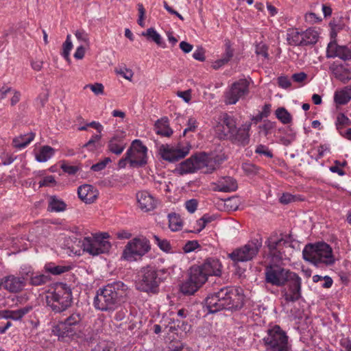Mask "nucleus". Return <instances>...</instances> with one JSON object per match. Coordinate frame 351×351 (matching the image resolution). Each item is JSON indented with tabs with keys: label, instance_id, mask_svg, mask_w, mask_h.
Listing matches in <instances>:
<instances>
[{
	"label": "nucleus",
	"instance_id": "1",
	"mask_svg": "<svg viewBox=\"0 0 351 351\" xmlns=\"http://www.w3.org/2000/svg\"><path fill=\"white\" fill-rule=\"evenodd\" d=\"M205 304L210 313L223 309L237 311L244 304V295L237 288L226 287L208 295L205 300Z\"/></svg>",
	"mask_w": 351,
	"mask_h": 351
},
{
	"label": "nucleus",
	"instance_id": "2",
	"mask_svg": "<svg viewBox=\"0 0 351 351\" xmlns=\"http://www.w3.org/2000/svg\"><path fill=\"white\" fill-rule=\"evenodd\" d=\"M127 289V286L121 281L99 288L93 300L95 308L101 311H114L123 302Z\"/></svg>",
	"mask_w": 351,
	"mask_h": 351
},
{
	"label": "nucleus",
	"instance_id": "3",
	"mask_svg": "<svg viewBox=\"0 0 351 351\" xmlns=\"http://www.w3.org/2000/svg\"><path fill=\"white\" fill-rule=\"evenodd\" d=\"M46 302L54 313L66 311L73 302L71 289L66 283H56L53 291L46 296Z\"/></svg>",
	"mask_w": 351,
	"mask_h": 351
},
{
	"label": "nucleus",
	"instance_id": "4",
	"mask_svg": "<svg viewBox=\"0 0 351 351\" xmlns=\"http://www.w3.org/2000/svg\"><path fill=\"white\" fill-rule=\"evenodd\" d=\"M302 255L304 260L315 265L324 263L326 265H332L335 262L332 247L325 242L306 245Z\"/></svg>",
	"mask_w": 351,
	"mask_h": 351
},
{
	"label": "nucleus",
	"instance_id": "5",
	"mask_svg": "<svg viewBox=\"0 0 351 351\" xmlns=\"http://www.w3.org/2000/svg\"><path fill=\"white\" fill-rule=\"evenodd\" d=\"M215 160H213L205 152H201L191 156L189 158L182 162L177 171L180 174L193 173L198 169L207 167L206 173H212L217 167Z\"/></svg>",
	"mask_w": 351,
	"mask_h": 351
},
{
	"label": "nucleus",
	"instance_id": "6",
	"mask_svg": "<svg viewBox=\"0 0 351 351\" xmlns=\"http://www.w3.org/2000/svg\"><path fill=\"white\" fill-rule=\"evenodd\" d=\"M160 273L164 274L163 271H157L150 266L142 268L136 282V289L143 292L156 293L162 280Z\"/></svg>",
	"mask_w": 351,
	"mask_h": 351
},
{
	"label": "nucleus",
	"instance_id": "7",
	"mask_svg": "<svg viewBox=\"0 0 351 351\" xmlns=\"http://www.w3.org/2000/svg\"><path fill=\"white\" fill-rule=\"evenodd\" d=\"M263 341L266 347V351H289L290 350L288 336L278 325L267 330V335Z\"/></svg>",
	"mask_w": 351,
	"mask_h": 351
},
{
	"label": "nucleus",
	"instance_id": "8",
	"mask_svg": "<svg viewBox=\"0 0 351 351\" xmlns=\"http://www.w3.org/2000/svg\"><path fill=\"white\" fill-rule=\"evenodd\" d=\"M208 280V276L200 265H193L189 269V278L184 282L180 290L184 295L194 294Z\"/></svg>",
	"mask_w": 351,
	"mask_h": 351
},
{
	"label": "nucleus",
	"instance_id": "9",
	"mask_svg": "<svg viewBox=\"0 0 351 351\" xmlns=\"http://www.w3.org/2000/svg\"><path fill=\"white\" fill-rule=\"evenodd\" d=\"M261 247L262 240L254 239L245 245L234 249L228 254V257L235 263L250 261L257 256Z\"/></svg>",
	"mask_w": 351,
	"mask_h": 351
},
{
	"label": "nucleus",
	"instance_id": "10",
	"mask_svg": "<svg viewBox=\"0 0 351 351\" xmlns=\"http://www.w3.org/2000/svg\"><path fill=\"white\" fill-rule=\"evenodd\" d=\"M150 249L149 241L147 238H134L125 245L122 254V258L128 261H135L137 256H143Z\"/></svg>",
	"mask_w": 351,
	"mask_h": 351
},
{
	"label": "nucleus",
	"instance_id": "11",
	"mask_svg": "<svg viewBox=\"0 0 351 351\" xmlns=\"http://www.w3.org/2000/svg\"><path fill=\"white\" fill-rule=\"evenodd\" d=\"M285 286L281 293L286 302H295L302 298V279L296 273L291 274Z\"/></svg>",
	"mask_w": 351,
	"mask_h": 351
},
{
	"label": "nucleus",
	"instance_id": "12",
	"mask_svg": "<svg viewBox=\"0 0 351 351\" xmlns=\"http://www.w3.org/2000/svg\"><path fill=\"white\" fill-rule=\"evenodd\" d=\"M237 128L236 119L223 113L214 128L216 136L220 140H229L233 136V133Z\"/></svg>",
	"mask_w": 351,
	"mask_h": 351
},
{
	"label": "nucleus",
	"instance_id": "13",
	"mask_svg": "<svg viewBox=\"0 0 351 351\" xmlns=\"http://www.w3.org/2000/svg\"><path fill=\"white\" fill-rule=\"evenodd\" d=\"M293 272L277 265L267 266L265 271V282L276 287L285 286Z\"/></svg>",
	"mask_w": 351,
	"mask_h": 351
},
{
	"label": "nucleus",
	"instance_id": "14",
	"mask_svg": "<svg viewBox=\"0 0 351 351\" xmlns=\"http://www.w3.org/2000/svg\"><path fill=\"white\" fill-rule=\"evenodd\" d=\"M146 146L140 140H134L128 149V158H131L130 166L133 167H143L147 164Z\"/></svg>",
	"mask_w": 351,
	"mask_h": 351
},
{
	"label": "nucleus",
	"instance_id": "15",
	"mask_svg": "<svg viewBox=\"0 0 351 351\" xmlns=\"http://www.w3.org/2000/svg\"><path fill=\"white\" fill-rule=\"evenodd\" d=\"M250 82L247 79H240L234 82L225 95L226 104H234L240 98L249 93Z\"/></svg>",
	"mask_w": 351,
	"mask_h": 351
},
{
	"label": "nucleus",
	"instance_id": "16",
	"mask_svg": "<svg viewBox=\"0 0 351 351\" xmlns=\"http://www.w3.org/2000/svg\"><path fill=\"white\" fill-rule=\"evenodd\" d=\"M82 247L84 251L93 256L104 254L109 252L111 244L108 241H101L97 237H85L82 241Z\"/></svg>",
	"mask_w": 351,
	"mask_h": 351
},
{
	"label": "nucleus",
	"instance_id": "17",
	"mask_svg": "<svg viewBox=\"0 0 351 351\" xmlns=\"http://www.w3.org/2000/svg\"><path fill=\"white\" fill-rule=\"evenodd\" d=\"M189 149L190 147L180 148L165 144L160 146L158 152L163 160L175 162L184 158L189 153Z\"/></svg>",
	"mask_w": 351,
	"mask_h": 351
},
{
	"label": "nucleus",
	"instance_id": "18",
	"mask_svg": "<svg viewBox=\"0 0 351 351\" xmlns=\"http://www.w3.org/2000/svg\"><path fill=\"white\" fill-rule=\"evenodd\" d=\"M339 58L346 61L351 60V46L339 45L336 41L328 43L326 50V58Z\"/></svg>",
	"mask_w": 351,
	"mask_h": 351
},
{
	"label": "nucleus",
	"instance_id": "19",
	"mask_svg": "<svg viewBox=\"0 0 351 351\" xmlns=\"http://www.w3.org/2000/svg\"><path fill=\"white\" fill-rule=\"evenodd\" d=\"M25 273V271H22L21 277H16L12 275L5 277L3 280L2 286L5 289L11 293L21 291L26 285V276Z\"/></svg>",
	"mask_w": 351,
	"mask_h": 351
},
{
	"label": "nucleus",
	"instance_id": "20",
	"mask_svg": "<svg viewBox=\"0 0 351 351\" xmlns=\"http://www.w3.org/2000/svg\"><path fill=\"white\" fill-rule=\"evenodd\" d=\"M287 243L282 238L278 239L276 236H271L265 242L269 254L274 261H278L282 259V250L284 245Z\"/></svg>",
	"mask_w": 351,
	"mask_h": 351
},
{
	"label": "nucleus",
	"instance_id": "21",
	"mask_svg": "<svg viewBox=\"0 0 351 351\" xmlns=\"http://www.w3.org/2000/svg\"><path fill=\"white\" fill-rule=\"evenodd\" d=\"M252 126L251 122H246L239 128L237 127L233 136L231 137L228 141L238 145L245 146L248 145L250 142V134Z\"/></svg>",
	"mask_w": 351,
	"mask_h": 351
},
{
	"label": "nucleus",
	"instance_id": "22",
	"mask_svg": "<svg viewBox=\"0 0 351 351\" xmlns=\"http://www.w3.org/2000/svg\"><path fill=\"white\" fill-rule=\"evenodd\" d=\"M79 198L86 204L94 202L98 197V191L90 184H83L77 189Z\"/></svg>",
	"mask_w": 351,
	"mask_h": 351
},
{
	"label": "nucleus",
	"instance_id": "23",
	"mask_svg": "<svg viewBox=\"0 0 351 351\" xmlns=\"http://www.w3.org/2000/svg\"><path fill=\"white\" fill-rule=\"evenodd\" d=\"M207 276H220L221 274L222 265L219 260L215 258H208L204 263L200 265Z\"/></svg>",
	"mask_w": 351,
	"mask_h": 351
},
{
	"label": "nucleus",
	"instance_id": "24",
	"mask_svg": "<svg viewBox=\"0 0 351 351\" xmlns=\"http://www.w3.org/2000/svg\"><path fill=\"white\" fill-rule=\"evenodd\" d=\"M139 207L145 212L154 210L157 204V200L147 191H142L136 194Z\"/></svg>",
	"mask_w": 351,
	"mask_h": 351
},
{
	"label": "nucleus",
	"instance_id": "25",
	"mask_svg": "<svg viewBox=\"0 0 351 351\" xmlns=\"http://www.w3.org/2000/svg\"><path fill=\"white\" fill-rule=\"evenodd\" d=\"M238 188L237 181L231 177H225L218 181L214 188L215 191L230 193L235 191Z\"/></svg>",
	"mask_w": 351,
	"mask_h": 351
},
{
	"label": "nucleus",
	"instance_id": "26",
	"mask_svg": "<svg viewBox=\"0 0 351 351\" xmlns=\"http://www.w3.org/2000/svg\"><path fill=\"white\" fill-rule=\"evenodd\" d=\"M25 274L26 278L29 277V284L34 287L44 285L51 280L49 275L40 274L38 272L35 273L31 270L25 271Z\"/></svg>",
	"mask_w": 351,
	"mask_h": 351
},
{
	"label": "nucleus",
	"instance_id": "27",
	"mask_svg": "<svg viewBox=\"0 0 351 351\" xmlns=\"http://www.w3.org/2000/svg\"><path fill=\"white\" fill-rule=\"evenodd\" d=\"M329 69L337 79L344 83L351 79L350 70L342 64L333 63L330 66Z\"/></svg>",
	"mask_w": 351,
	"mask_h": 351
},
{
	"label": "nucleus",
	"instance_id": "28",
	"mask_svg": "<svg viewBox=\"0 0 351 351\" xmlns=\"http://www.w3.org/2000/svg\"><path fill=\"white\" fill-rule=\"evenodd\" d=\"M75 327L68 326L65 322H60L53 326V332L59 337H72L76 333Z\"/></svg>",
	"mask_w": 351,
	"mask_h": 351
},
{
	"label": "nucleus",
	"instance_id": "29",
	"mask_svg": "<svg viewBox=\"0 0 351 351\" xmlns=\"http://www.w3.org/2000/svg\"><path fill=\"white\" fill-rule=\"evenodd\" d=\"M126 147V143L123 142L121 137L118 136H113L108 142V150L116 154L120 155Z\"/></svg>",
	"mask_w": 351,
	"mask_h": 351
},
{
	"label": "nucleus",
	"instance_id": "30",
	"mask_svg": "<svg viewBox=\"0 0 351 351\" xmlns=\"http://www.w3.org/2000/svg\"><path fill=\"white\" fill-rule=\"evenodd\" d=\"M154 126L157 134L169 137L173 134V130L169 127V120L167 117L158 119Z\"/></svg>",
	"mask_w": 351,
	"mask_h": 351
},
{
	"label": "nucleus",
	"instance_id": "31",
	"mask_svg": "<svg viewBox=\"0 0 351 351\" xmlns=\"http://www.w3.org/2000/svg\"><path fill=\"white\" fill-rule=\"evenodd\" d=\"M30 310L32 306H25L15 311L5 310L1 312V316L5 319L18 320L21 319Z\"/></svg>",
	"mask_w": 351,
	"mask_h": 351
},
{
	"label": "nucleus",
	"instance_id": "32",
	"mask_svg": "<svg viewBox=\"0 0 351 351\" xmlns=\"http://www.w3.org/2000/svg\"><path fill=\"white\" fill-rule=\"evenodd\" d=\"M302 47L313 45L318 41L319 34L316 30L309 28L302 32Z\"/></svg>",
	"mask_w": 351,
	"mask_h": 351
},
{
	"label": "nucleus",
	"instance_id": "33",
	"mask_svg": "<svg viewBox=\"0 0 351 351\" xmlns=\"http://www.w3.org/2000/svg\"><path fill=\"white\" fill-rule=\"evenodd\" d=\"M34 137L35 134L33 132L20 135L13 139L14 146L19 149L24 148L34 140Z\"/></svg>",
	"mask_w": 351,
	"mask_h": 351
},
{
	"label": "nucleus",
	"instance_id": "34",
	"mask_svg": "<svg viewBox=\"0 0 351 351\" xmlns=\"http://www.w3.org/2000/svg\"><path fill=\"white\" fill-rule=\"evenodd\" d=\"M55 154V149L49 146H42L39 150V152L36 154V159L38 162H44L51 158Z\"/></svg>",
	"mask_w": 351,
	"mask_h": 351
},
{
	"label": "nucleus",
	"instance_id": "35",
	"mask_svg": "<svg viewBox=\"0 0 351 351\" xmlns=\"http://www.w3.org/2000/svg\"><path fill=\"white\" fill-rule=\"evenodd\" d=\"M302 32H298L296 29L288 31L287 40L290 45L302 46Z\"/></svg>",
	"mask_w": 351,
	"mask_h": 351
},
{
	"label": "nucleus",
	"instance_id": "36",
	"mask_svg": "<svg viewBox=\"0 0 351 351\" xmlns=\"http://www.w3.org/2000/svg\"><path fill=\"white\" fill-rule=\"evenodd\" d=\"M66 204L56 196H51L49 200L48 210L51 212H61L66 209Z\"/></svg>",
	"mask_w": 351,
	"mask_h": 351
},
{
	"label": "nucleus",
	"instance_id": "37",
	"mask_svg": "<svg viewBox=\"0 0 351 351\" xmlns=\"http://www.w3.org/2000/svg\"><path fill=\"white\" fill-rule=\"evenodd\" d=\"M351 99L350 90H341L337 91L334 95V101L336 104L339 105H345L348 103Z\"/></svg>",
	"mask_w": 351,
	"mask_h": 351
},
{
	"label": "nucleus",
	"instance_id": "38",
	"mask_svg": "<svg viewBox=\"0 0 351 351\" xmlns=\"http://www.w3.org/2000/svg\"><path fill=\"white\" fill-rule=\"evenodd\" d=\"M44 269L47 273H50L53 275H60L68 271L71 267L69 266L55 265L53 263H50L46 264Z\"/></svg>",
	"mask_w": 351,
	"mask_h": 351
},
{
	"label": "nucleus",
	"instance_id": "39",
	"mask_svg": "<svg viewBox=\"0 0 351 351\" xmlns=\"http://www.w3.org/2000/svg\"><path fill=\"white\" fill-rule=\"evenodd\" d=\"M169 226L173 231H177L181 229L182 226V221L180 216L175 213H169L168 215Z\"/></svg>",
	"mask_w": 351,
	"mask_h": 351
},
{
	"label": "nucleus",
	"instance_id": "40",
	"mask_svg": "<svg viewBox=\"0 0 351 351\" xmlns=\"http://www.w3.org/2000/svg\"><path fill=\"white\" fill-rule=\"evenodd\" d=\"M276 117L283 123L288 124L292 121V117L284 107H280L275 111Z\"/></svg>",
	"mask_w": 351,
	"mask_h": 351
},
{
	"label": "nucleus",
	"instance_id": "41",
	"mask_svg": "<svg viewBox=\"0 0 351 351\" xmlns=\"http://www.w3.org/2000/svg\"><path fill=\"white\" fill-rule=\"evenodd\" d=\"M142 36L147 37L148 40L154 41L158 45H162V37L153 27L148 28L146 32L142 33Z\"/></svg>",
	"mask_w": 351,
	"mask_h": 351
},
{
	"label": "nucleus",
	"instance_id": "42",
	"mask_svg": "<svg viewBox=\"0 0 351 351\" xmlns=\"http://www.w3.org/2000/svg\"><path fill=\"white\" fill-rule=\"evenodd\" d=\"M335 125H336L337 130L340 132V131H342L341 130L344 127L350 125L351 121L344 114L339 113L337 117V121H336Z\"/></svg>",
	"mask_w": 351,
	"mask_h": 351
},
{
	"label": "nucleus",
	"instance_id": "43",
	"mask_svg": "<svg viewBox=\"0 0 351 351\" xmlns=\"http://www.w3.org/2000/svg\"><path fill=\"white\" fill-rule=\"evenodd\" d=\"M82 320V316L79 313H73L69 316L64 322L67 323L68 326H72L77 328Z\"/></svg>",
	"mask_w": 351,
	"mask_h": 351
},
{
	"label": "nucleus",
	"instance_id": "44",
	"mask_svg": "<svg viewBox=\"0 0 351 351\" xmlns=\"http://www.w3.org/2000/svg\"><path fill=\"white\" fill-rule=\"evenodd\" d=\"M73 47V44L71 40V35H67L65 42L62 45V56L68 61L70 62L69 53Z\"/></svg>",
	"mask_w": 351,
	"mask_h": 351
},
{
	"label": "nucleus",
	"instance_id": "45",
	"mask_svg": "<svg viewBox=\"0 0 351 351\" xmlns=\"http://www.w3.org/2000/svg\"><path fill=\"white\" fill-rule=\"evenodd\" d=\"M101 138V135L95 134L92 136V138L85 143L82 147H86L90 151H94L97 148V143L100 141Z\"/></svg>",
	"mask_w": 351,
	"mask_h": 351
},
{
	"label": "nucleus",
	"instance_id": "46",
	"mask_svg": "<svg viewBox=\"0 0 351 351\" xmlns=\"http://www.w3.org/2000/svg\"><path fill=\"white\" fill-rule=\"evenodd\" d=\"M84 88H90L96 95H104V86L101 83L88 84Z\"/></svg>",
	"mask_w": 351,
	"mask_h": 351
},
{
	"label": "nucleus",
	"instance_id": "47",
	"mask_svg": "<svg viewBox=\"0 0 351 351\" xmlns=\"http://www.w3.org/2000/svg\"><path fill=\"white\" fill-rule=\"evenodd\" d=\"M155 242L158 245V246L160 247V250H162L164 252H168L171 250V245L169 242L166 239H160L158 236L154 235L153 236Z\"/></svg>",
	"mask_w": 351,
	"mask_h": 351
},
{
	"label": "nucleus",
	"instance_id": "48",
	"mask_svg": "<svg viewBox=\"0 0 351 351\" xmlns=\"http://www.w3.org/2000/svg\"><path fill=\"white\" fill-rule=\"evenodd\" d=\"M111 162V159L109 157L105 158L103 160L93 165L90 167L91 170L94 171H100L105 169L106 165Z\"/></svg>",
	"mask_w": 351,
	"mask_h": 351
},
{
	"label": "nucleus",
	"instance_id": "49",
	"mask_svg": "<svg viewBox=\"0 0 351 351\" xmlns=\"http://www.w3.org/2000/svg\"><path fill=\"white\" fill-rule=\"evenodd\" d=\"M199 247H200V245L197 241H196V240L189 241L186 243V244L183 247V250L185 253H189Z\"/></svg>",
	"mask_w": 351,
	"mask_h": 351
},
{
	"label": "nucleus",
	"instance_id": "50",
	"mask_svg": "<svg viewBox=\"0 0 351 351\" xmlns=\"http://www.w3.org/2000/svg\"><path fill=\"white\" fill-rule=\"evenodd\" d=\"M62 171L69 175H75L80 169L78 166H71L66 164L64 162L60 166Z\"/></svg>",
	"mask_w": 351,
	"mask_h": 351
},
{
	"label": "nucleus",
	"instance_id": "51",
	"mask_svg": "<svg viewBox=\"0 0 351 351\" xmlns=\"http://www.w3.org/2000/svg\"><path fill=\"white\" fill-rule=\"evenodd\" d=\"M259 128L264 132L265 136H267L271 132V130L275 128V123L267 120L265 121L264 124L260 125Z\"/></svg>",
	"mask_w": 351,
	"mask_h": 351
},
{
	"label": "nucleus",
	"instance_id": "52",
	"mask_svg": "<svg viewBox=\"0 0 351 351\" xmlns=\"http://www.w3.org/2000/svg\"><path fill=\"white\" fill-rule=\"evenodd\" d=\"M255 152L258 154L265 155L267 157L271 158H273L272 152L265 145H259L256 147Z\"/></svg>",
	"mask_w": 351,
	"mask_h": 351
},
{
	"label": "nucleus",
	"instance_id": "53",
	"mask_svg": "<svg viewBox=\"0 0 351 351\" xmlns=\"http://www.w3.org/2000/svg\"><path fill=\"white\" fill-rule=\"evenodd\" d=\"M225 47H226V51L223 56V58L224 59H226L227 62H228L233 56L234 50L231 47V43H230V40L226 41Z\"/></svg>",
	"mask_w": 351,
	"mask_h": 351
},
{
	"label": "nucleus",
	"instance_id": "54",
	"mask_svg": "<svg viewBox=\"0 0 351 351\" xmlns=\"http://www.w3.org/2000/svg\"><path fill=\"white\" fill-rule=\"evenodd\" d=\"M198 202L195 199H191L186 202L185 206L190 213H193L197 207Z\"/></svg>",
	"mask_w": 351,
	"mask_h": 351
},
{
	"label": "nucleus",
	"instance_id": "55",
	"mask_svg": "<svg viewBox=\"0 0 351 351\" xmlns=\"http://www.w3.org/2000/svg\"><path fill=\"white\" fill-rule=\"evenodd\" d=\"M193 58L204 62L205 60V50L202 47H198L193 54Z\"/></svg>",
	"mask_w": 351,
	"mask_h": 351
},
{
	"label": "nucleus",
	"instance_id": "56",
	"mask_svg": "<svg viewBox=\"0 0 351 351\" xmlns=\"http://www.w3.org/2000/svg\"><path fill=\"white\" fill-rule=\"evenodd\" d=\"M267 47L263 43H259L256 46V53L268 58Z\"/></svg>",
	"mask_w": 351,
	"mask_h": 351
},
{
	"label": "nucleus",
	"instance_id": "57",
	"mask_svg": "<svg viewBox=\"0 0 351 351\" xmlns=\"http://www.w3.org/2000/svg\"><path fill=\"white\" fill-rule=\"evenodd\" d=\"M138 19L137 21L138 24L141 27H144L145 23L143 22V20L145 18V10L142 3L138 4Z\"/></svg>",
	"mask_w": 351,
	"mask_h": 351
},
{
	"label": "nucleus",
	"instance_id": "58",
	"mask_svg": "<svg viewBox=\"0 0 351 351\" xmlns=\"http://www.w3.org/2000/svg\"><path fill=\"white\" fill-rule=\"evenodd\" d=\"M278 86L282 88H288L291 86V83L287 76H280L278 78Z\"/></svg>",
	"mask_w": 351,
	"mask_h": 351
},
{
	"label": "nucleus",
	"instance_id": "59",
	"mask_svg": "<svg viewBox=\"0 0 351 351\" xmlns=\"http://www.w3.org/2000/svg\"><path fill=\"white\" fill-rule=\"evenodd\" d=\"M296 201V197L290 193H284L280 198V202L283 204H287Z\"/></svg>",
	"mask_w": 351,
	"mask_h": 351
},
{
	"label": "nucleus",
	"instance_id": "60",
	"mask_svg": "<svg viewBox=\"0 0 351 351\" xmlns=\"http://www.w3.org/2000/svg\"><path fill=\"white\" fill-rule=\"evenodd\" d=\"M77 40L84 42L87 45L89 44L88 35L83 30H77L75 34Z\"/></svg>",
	"mask_w": 351,
	"mask_h": 351
},
{
	"label": "nucleus",
	"instance_id": "61",
	"mask_svg": "<svg viewBox=\"0 0 351 351\" xmlns=\"http://www.w3.org/2000/svg\"><path fill=\"white\" fill-rule=\"evenodd\" d=\"M292 80L297 83H302L307 79V74L304 72L296 73L292 75Z\"/></svg>",
	"mask_w": 351,
	"mask_h": 351
},
{
	"label": "nucleus",
	"instance_id": "62",
	"mask_svg": "<svg viewBox=\"0 0 351 351\" xmlns=\"http://www.w3.org/2000/svg\"><path fill=\"white\" fill-rule=\"evenodd\" d=\"M177 95L183 99V100L189 103L191 99V90L189 89L185 91H178Z\"/></svg>",
	"mask_w": 351,
	"mask_h": 351
},
{
	"label": "nucleus",
	"instance_id": "63",
	"mask_svg": "<svg viewBox=\"0 0 351 351\" xmlns=\"http://www.w3.org/2000/svg\"><path fill=\"white\" fill-rule=\"evenodd\" d=\"M305 20L307 22L315 23L322 21V19L317 16V15L313 12L307 13L305 15Z\"/></svg>",
	"mask_w": 351,
	"mask_h": 351
},
{
	"label": "nucleus",
	"instance_id": "64",
	"mask_svg": "<svg viewBox=\"0 0 351 351\" xmlns=\"http://www.w3.org/2000/svg\"><path fill=\"white\" fill-rule=\"evenodd\" d=\"M188 126L184 129L183 134L185 135L187 132L195 131L197 128L196 120L194 118H190L188 121Z\"/></svg>",
	"mask_w": 351,
	"mask_h": 351
}]
</instances>
